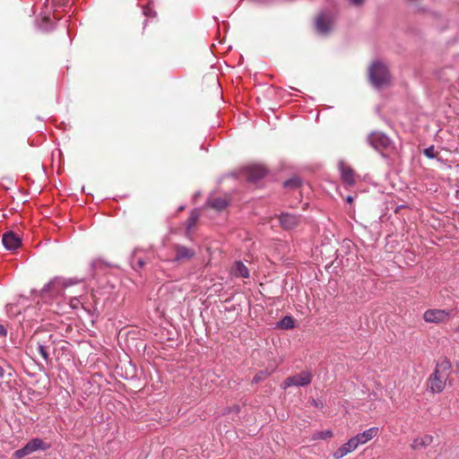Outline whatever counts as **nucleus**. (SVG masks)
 Segmentation results:
<instances>
[{"mask_svg": "<svg viewBox=\"0 0 459 459\" xmlns=\"http://www.w3.org/2000/svg\"><path fill=\"white\" fill-rule=\"evenodd\" d=\"M452 364L448 359L444 358L436 364L433 373L428 379V390L433 394L441 393L451 374Z\"/></svg>", "mask_w": 459, "mask_h": 459, "instance_id": "f257e3e1", "label": "nucleus"}, {"mask_svg": "<svg viewBox=\"0 0 459 459\" xmlns=\"http://www.w3.org/2000/svg\"><path fill=\"white\" fill-rule=\"evenodd\" d=\"M82 279L79 278H69L65 279L63 277H55L48 283H47L42 289V292L49 294V296L56 298L62 296L65 290L72 285L82 282Z\"/></svg>", "mask_w": 459, "mask_h": 459, "instance_id": "f03ea898", "label": "nucleus"}, {"mask_svg": "<svg viewBox=\"0 0 459 459\" xmlns=\"http://www.w3.org/2000/svg\"><path fill=\"white\" fill-rule=\"evenodd\" d=\"M371 83L377 89L386 86L390 82L389 71L385 64L375 61L368 68Z\"/></svg>", "mask_w": 459, "mask_h": 459, "instance_id": "7ed1b4c3", "label": "nucleus"}, {"mask_svg": "<svg viewBox=\"0 0 459 459\" xmlns=\"http://www.w3.org/2000/svg\"><path fill=\"white\" fill-rule=\"evenodd\" d=\"M49 445L46 444L41 438L35 437L30 440L23 447L13 453L15 459H22L24 456L31 455L39 450H47Z\"/></svg>", "mask_w": 459, "mask_h": 459, "instance_id": "20e7f679", "label": "nucleus"}, {"mask_svg": "<svg viewBox=\"0 0 459 459\" xmlns=\"http://www.w3.org/2000/svg\"><path fill=\"white\" fill-rule=\"evenodd\" d=\"M312 374L309 371H302L299 374L287 377L281 385L283 390L291 386H306L311 383Z\"/></svg>", "mask_w": 459, "mask_h": 459, "instance_id": "39448f33", "label": "nucleus"}, {"mask_svg": "<svg viewBox=\"0 0 459 459\" xmlns=\"http://www.w3.org/2000/svg\"><path fill=\"white\" fill-rule=\"evenodd\" d=\"M455 309H428L423 314V319L427 323L441 324L449 320Z\"/></svg>", "mask_w": 459, "mask_h": 459, "instance_id": "423d86ee", "label": "nucleus"}, {"mask_svg": "<svg viewBox=\"0 0 459 459\" xmlns=\"http://www.w3.org/2000/svg\"><path fill=\"white\" fill-rule=\"evenodd\" d=\"M334 18L328 12H322L316 20V30L321 35L328 34L333 27Z\"/></svg>", "mask_w": 459, "mask_h": 459, "instance_id": "0eeeda50", "label": "nucleus"}, {"mask_svg": "<svg viewBox=\"0 0 459 459\" xmlns=\"http://www.w3.org/2000/svg\"><path fill=\"white\" fill-rule=\"evenodd\" d=\"M369 144L376 150L385 149L390 144L389 137L380 132H374L368 135Z\"/></svg>", "mask_w": 459, "mask_h": 459, "instance_id": "6e6552de", "label": "nucleus"}, {"mask_svg": "<svg viewBox=\"0 0 459 459\" xmlns=\"http://www.w3.org/2000/svg\"><path fill=\"white\" fill-rule=\"evenodd\" d=\"M338 168L341 174V178L342 182L347 186H351L355 184V173L353 169L348 166L343 160H340L338 163Z\"/></svg>", "mask_w": 459, "mask_h": 459, "instance_id": "1a4fd4ad", "label": "nucleus"}, {"mask_svg": "<svg viewBox=\"0 0 459 459\" xmlns=\"http://www.w3.org/2000/svg\"><path fill=\"white\" fill-rule=\"evenodd\" d=\"M266 169L262 165H252L246 169L247 181L256 183L266 175Z\"/></svg>", "mask_w": 459, "mask_h": 459, "instance_id": "9d476101", "label": "nucleus"}, {"mask_svg": "<svg viewBox=\"0 0 459 459\" xmlns=\"http://www.w3.org/2000/svg\"><path fill=\"white\" fill-rule=\"evenodd\" d=\"M2 242L4 247L10 251H14L22 245L21 238L13 231L5 232L3 235Z\"/></svg>", "mask_w": 459, "mask_h": 459, "instance_id": "9b49d317", "label": "nucleus"}, {"mask_svg": "<svg viewBox=\"0 0 459 459\" xmlns=\"http://www.w3.org/2000/svg\"><path fill=\"white\" fill-rule=\"evenodd\" d=\"M279 221H280L281 226L284 230H292L298 226V224L300 221V217L297 216L295 214H292V213L282 212L279 216Z\"/></svg>", "mask_w": 459, "mask_h": 459, "instance_id": "f8f14e48", "label": "nucleus"}, {"mask_svg": "<svg viewBox=\"0 0 459 459\" xmlns=\"http://www.w3.org/2000/svg\"><path fill=\"white\" fill-rule=\"evenodd\" d=\"M358 446H359L355 438L352 437L346 443L342 445L336 451H334L333 456L334 459H341L346 455L353 452Z\"/></svg>", "mask_w": 459, "mask_h": 459, "instance_id": "ddd939ff", "label": "nucleus"}, {"mask_svg": "<svg viewBox=\"0 0 459 459\" xmlns=\"http://www.w3.org/2000/svg\"><path fill=\"white\" fill-rule=\"evenodd\" d=\"M175 252V262L187 261L192 259L195 255V252L194 249L182 245H176Z\"/></svg>", "mask_w": 459, "mask_h": 459, "instance_id": "4468645a", "label": "nucleus"}, {"mask_svg": "<svg viewBox=\"0 0 459 459\" xmlns=\"http://www.w3.org/2000/svg\"><path fill=\"white\" fill-rule=\"evenodd\" d=\"M379 429L377 427H372L361 433L357 434L353 437L355 438L358 446L364 445L369 440L373 439L378 435Z\"/></svg>", "mask_w": 459, "mask_h": 459, "instance_id": "2eb2a0df", "label": "nucleus"}, {"mask_svg": "<svg viewBox=\"0 0 459 459\" xmlns=\"http://www.w3.org/2000/svg\"><path fill=\"white\" fill-rule=\"evenodd\" d=\"M231 274L234 277L248 278L249 271L241 261H237L234 263L231 268Z\"/></svg>", "mask_w": 459, "mask_h": 459, "instance_id": "dca6fc26", "label": "nucleus"}, {"mask_svg": "<svg viewBox=\"0 0 459 459\" xmlns=\"http://www.w3.org/2000/svg\"><path fill=\"white\" fill-rule=\"evenodd\" d=\"M207 205L216 211H222L229 205V201L225 197H210L207 200Z\"/></svg>", "mask_w": 459, "mask_h": 459, "instance_id": "f3484780", "label": "nucleus"}, {"mask_svg": "<svg viewBox=\"0 0 459 459\" xmlns=\"http://www.w3.org/2000/svg\"><path fill=\"white\" fill-rule=\"evenodd\" d=\"M433 442V437L431 435H425L420 437L415 438L411 443L412 449H420L430 446Z\"/></svg>", "mask_w": 459, "mask_h": 459, "instance_id": "a211bd4d", "label": "nucleus"}, {"mask_svg": "<svg viewBox=\"0 0 459 459\" xmlns=\"http://www.w3.org/2000/svg\"><path fill=\"white\" fill-rule=\"evenodd\" d=\"M295 321L292 316H285L278 323L277 327L284 330H290L294 328Z\"/></svg>", "mask_w": 459, "mask_h": 459, "instance_id": "6ab92c4d", "label": "nucleus"}, {"mask_svg": "<svg viewBox=\"0 0 459 459\" xmlns=\"http://www.w3.org/2000/svg\"><path fill=\"white\" fill-rule=\"evenodd\" d=\"M136 252L137 250H134V254L132 255V258H131V264H132V267L137 271L141 268L143 267V265L145 264V262L143 258L141 257H136Z\"/></svg>", "mask_w": 459, "mask_h": 459, "instance_id": "aec40b11", "label": "nucleus"}, {"mask_svg": "<svg viewBox=\"0 0 459 459\" xmlns=\"http://www.w3.org/2000/svg\"><path fill=\"white\" fill-rule=\"evenodd\" d=\"M199 216L200 211L198 209H195L191 212L187 220V230H190L195 225Z\"/></svg>", "mask_w": 459, "mask_h": 459, "instance_id": "412c9836", "label": "nucleus"}, {"mask_svg": "<svg viewBox=\"0 0 459 459\" xmlns=\"http://www.w3.org/2000/svg\"><path fill=\"white\" fill-rule=\"evenodd\" d=\"M333 437V431L330 429L324 431H317L314 433L311 437L312 440H319V439H327Z\"/></svg>", "mask_w": 459, "mask_h": 459, "instance_id": "4be33fe9", "label": "nucleus"}, {"mask_svg": "<svg viewBox=\"0 0 459 459\" xmlns=\"http://www.w3.org/2000/svg\"><path fill=\"white\" fill-rule=\"evenodd\" d=\"M271 372L268 370H260L257 372L252 379L253 384H258L264 381L266 377L270 376Z\"/></svg>", "mask_w": 459, "mask_h": 459, "instance_id": "5701e85b", "label": "nucleus"}, {"mask_svg": "<svg viewBox=\"0 0 459 459\" xmlns=\"http://www.w3.org/2000/svg\"><path fill=\"white\" fill-rule=\"evenodd\" d=\"M423 153L429 159H435L438 154V152L435 150V147L433 145L424 149Z\"/></svg>", "mask_w": 459, "mask_h": 459, "instance_id": "b1692460", "label": "nucleus"}, {"mask_svg": "<svg viewBox=\"0 0 459 459\" xmlns=\"http://www.w3.org/2000/svg\"><path fill=\"white\" fill-rule=\"evenodd\" d=\"M38 351L39 352L41 357L44 359V360L48 363L49 361V354L47 351V349H46L45 345H43L42 343L39 342L38 343Z\"/></svg>", "mask_w": 459, "mask_h": 459, "instance_id": "393cba45", "label": "nucleus"}, {"mask_svg": "<svg viewBox=\"0 0 459 459\" xmlns=\"http://www.w3.org/2000/svg\"><path fill=\"white\" fill-rule=\"evenodd\" d=\"M300 179L299 178H293L284 182L285 187H299L300 186Z\"/></svg>", "mask_w": 459, "mask_h": 459, "instance_id": "a878e982", "label": "nucleus"}, {"mask_svg": "<svg viewBox=\"0 0 459 459\" xmlns=\"http://www.w3.org/2000/svg\"><path fill=\"white\" fill-rule=\"evenodd\" d=\"M143 13L145 16H152L155 14V13L149 6L143 7Z\"/></svg>", "mask_w": 459, "mask_h": 459, "instance_id": "bb28decb", "label": "nucleus"}, {"mask_svg": "<svg viewBox=\"0 0 459 459\" xmlns=\"http://www.w3.org/2000/svg\"><path fill=\"white\" fill-rule=\"evenodd\" d=\"M80 301L77 298H72L70 300V305L73 308H77Z\"/></svg>", "mask_w": 459, "mask_h": 459, "instance_id": "cd10ccee", "label": "nucleus"}, {"mask_svg": "<svg viewBox=\"0 0 459 459\" xmlns=\"http://www.w3.org/2000/svg\"><path fill=\"white\" fill-rule=\"evenodd\" d=\"M353 5L359 6L361 5L365 0H349Z\"/></svg>", "mask_w": 459, "mask_h": 459, "instance_id": "c85d7f7f", "label": "nucleus"}, {"mask_svg": "<svg viewBox=\"0 0 459 459\" xmlns=\"http://www.w3.org/2000/svg\"><path fill=\"white\" fill-rule=\"evenodd\" d=\"M6 333H7V332H6L5 328L2 325H0V336H5Z\"/></svg>", "mask_w": 459, "mask_h": 459, "instance_id": "c756f323", "label": "nucleus"}, {"mask_svg": "<svg viewBox=\"0 0 459 459\" xmlns=\"http://www.w3.org/2000/svg\"><path fill=\"white\" fill-rule=\"evenodd\" d=\"M4 375V369L3 368V367L0 366V378H2Z\"/></svg>", "mask_w": 459, "mask_h": 459, "instance_id": "7c9ffc66", "label": "nucleus"}, {"mask_svg": "<svg viewBox=\"0 0 459 459\" xmlns=\"http://www.w3.org/2000/svg\"><path fill=\"white\" fill-rule=\"evenodd\" d=\"M352 200H353V198H352L351 196H350V195L346 198V201H347L348 203H351V202H352Z\"/></svg>", "mask_w": 459, "mask_h": 459, "instance_id": "2f4dec72", "label": "nucleus"}, {"mask_svg": "<svg viewBox=\"0 0 459 459\" xmlns=\"http://www.w3.org/2000/svg\"><path fill=\"white\" fill-rule=\"evenodd\" d=\"M455 332L459 333V325L455 328Z\"/></svg>", "mask_w": 459, "mask_h": 459, "instance_id": "473e14b6", "label": "nucleus"}, {"mask_svg": "<svg viewBox=\"0 0 459 459\" xmlns=\"http://www.w3.org/2000/svg\"><path fill=\"white\" fill-rule=\"evenodd\" d=\"M314 403H315V405H316V407H318V406H319V403H317L316 401H314Z\"/></svg>", "mask_w": 459, "mask_h": 459, "instance_id": "72a5a7b5", "label": "nucleus"}]
</instances>
